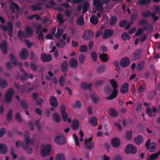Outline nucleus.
<instances>
[{"instance_id": "4", "label": "nucleus", "mask_w": 160, "mask_h": 160, "mask_svg": "<svg viewBox=\"0 0 160 160\" xmlns=\"http://www.w3.org/2000/svg\"><path fill=\"white\" fill-rule=\"evenodd\" d=\"M15 93L14 90L12 88H10L7 90L5 95V100L7 103H10L11 102L12 98Z\"/></svg>"}, {"instance_id": "31", "label": "nucleus", "mask_w": 160, "mask_h": 160, "mask_svg": "<svg viewBox=\"0 0 160 160\" xmlns=\"http://www.w3.org/2000/svg\"><path fill=\"white\" fill-rule=\"evenodd\" d=\"M9 59L12 63L14 66H17L18 65L17 60L15 58L12 53H10L9 55Z\"/></svg>"}, {"instance_id": "19", "label": "nucleus", "mask_w": 160, "mask_h": 160, "mask_svg": "<svg viewBox=\"0 0 160 160\" xmlns=\"http://www.w3.org/2000/svg\"><path fill=\"white\" fill-rule=\"evenodd\" d=\"M88 122L93 127H95L98 124V119L95 116L90 117L88 118Z\"/></svg>"}, {"instance_id": "44", "label": "nucleus", "mask_w": 160, "mask_h": 160, "mask_svg": "<svg viewBox=\"0 0 160 160\" xmlns=\"http://www.w3.org/2000/svg\"><path fill=\"white\" fill-rule=\"evenodd\" d=\"M8 85V83L6 80L4 79H0V86L2 88H5Z\"/></svg>"}, {"instance_id": "45", "label": "nucleus", "mask_w": 160, "mask_h": 160, "mask_svg": "<svg viewBox=\"0 0 160 160\" xmlns=\"http://www.w3.org/2000/svg\"><path fill=\"white\" fill-rule=\"evenodd\" d=\"M57 18L60 24L63 23L65 21L63 19V17L62 14L60 13L57 15Z\"/></svg>"}, {"instance_id": "42", "label": "nucleus", "mask_w": 160, "mask_h": 160, "mask_svg": "<svg viewBox=\"0 0 160 160\" xmlns=\"http://www.w3.org/2000/svg\"><path fill=\"white\" fill-rule=\"evenodd\" d=\"M132 131L131 130L127 131L125 134L126 138L128 140H131L132 137Z\"/></svg>"}, {"instance_id": "55", "label": "nucleus", "mask_w": 160, "mask_h": 160, "mask_svg": "<svg viewBox=\"0 0 160 160\" xmlns=\"http://www.w3.org/2000/svg\"><path fill=\"white\" fill-rule=\"evenodd\" d=\"M91 57L92 60L95 62H96L98 58V55L95 52H92L91 53Z\"/></svg>"}, {"instance_id": "32", "label": "nucleus", "mask_w": 160, "mask_h": 160, "mask_svg": "<svg viewBox=\"0 0 160 160\" xmlns=\"http://www.w3.org/2000/svg\"><path fill=\"white\" fill-rule=\"evenodd\" d=\"M20 104L21 107L23 109H27L29 107L28 102L27 101L24 100H21Z\"/></svg>"}, {"instance_id": "2", "label": "nucleus", "mask_w": 160, "mask_h": 160, "mask_svg": "<svg viewBox=\"0 0 160 160\" xmlns=\"http://www.w3.org/2000/svg\"><path fill=\"white\" fill-rule=\"evenodd\" d=\"M0 28L5 32L8 31V34L10 36H13V26L12 23L10 21L8 22L7 26L1 24Z\"/></svg>"}, {"instance_id": "5", "label": "nucleus", "mask_w": 160, "mask_h": 160, "mask_svg": "<svg viewBox=\"0 0 160 160\" xmlns=\"http://www.w3.org/2000/svg\"><path fill=\"white\" fill-rule=\"evenodd\" d=\"M54 140L55 142L58 145H64L66 143L65 137L60 134L55 136Z\"/></svg>"}, {"instance_id": "41", "label": "nucleus", "mask_w": 160, "mask_h": 160, "mask_svg": "<svg viewBox=\"0 0 160 160\" xmlns=\"http://www.w3.org/2000/svg\"><path fill=\"white\" fill-rule=\"evenodd\" d=\"M121 38L123 41L129 40L130 39V36L126 32L122 33L121 35Z\"/></svg>"}, {"instance_id": "13", "label": "nucleus", "mask_w": 160, "mask_h": 160, "mask_svg": "<svg viewBox=\"0 0 160 160\" xmlns=\"http://www.w3.org/2000/svg\"><path fill=\"white\" fill-rule=\"evenodd\" d=\"M142 50L141 49H136L134 52L132 53V58L133 60H136L139 58L141 56V53Z\"/></svg>"}, {"instance_id": "22", "label": "nucleus", "mask_w": 160, "mask_h": 160, "mask_svg": "<svg viewBox=\"0 0 160 160\" xmlns=\"http://www.w3.org/2000/svg\"><path fill=\"white\" fill-rule=\"evenodd\" d=\"M108 55L107 54L103 53L100 54L99 56V58L102 62H106L108 61Z\"/></svg>"}, {"instance_id": "62", "label": "nucleus", "mask_w": 160, "mask_h": 160, "mask_svg": "<svg viewBox=\"0 0 160 160\" xmlns=\"http://www.w3.org/2000/svg\"><path fill=\"white\" fill-rule=\"evenodd\" d=\"M31 9L34 11L36 10H42V8L41 7H38L36 5H33L31 6Z\"/></svg>"}, {"instance_id": "6", "label": "nucleus", "mask_w": 160, "mask_h": 160, "mask_svg": "<svg viewBox=\"0 0 160 160\" xmlns=\"http://www.w3.org/2000/svg\"><path fill=\"white\" fill-rule=\"evenodd\" d=\"M24 141L25 143L22 142L21 141H19L20 142V145L24 149H26L28 148L29 146L32 143V141L30 139V137L26 138Z\"/></svg>"}, {"instance_id": "37", "label": "nucleus", "mask_w": 160, "mask_h": 160, "mask_svg": "<svg viewBox=\"0 0 160 160\" xmlns=\"http://www.w3.org/2000/svg\"><path fill=\"white\" fill-rule=\"evenodd\" d=\"M55 160H66L64 154L62 153L57 154L55 157Z\"/></svg>"}, {"instance_id": "20", "label": "nucleus", "mask_w": 160, "mask_h": 160, "mask_svg": "<svg viewBox=\"0 0 160 160\" xmlns=\"http://www.w3.org/2000/svg\"><path fill=\"white\" fill-rule=\"evenodd\" d=\"M129 85L127 82L124 83L121 86L120 91L122 94H125L127 92L128 90Z\"/></svg>"}, {"instance_id": "51", "label": "nucleus", "mask_w": 160, "mask_h": 160, "mask_svg": "<svg viewBox=\"0 0 160 160\" xmlns=\"http://www.w3.org/2000/svg\"><path fill=\"white\" fill-rule=\"evenodd\" d=\"M77 23L80 26H82L84 24V20L82 17H79L77 21Z\"/></svg>"}, {"instance_id": "17", "label": "nucleus", "mask_w": 160, "mask_h": 160, "mask_svg": "<svg viewBox=\"0 0 160 160\" xmlns=\"http://www.w3.org/2000/svg\"><path fill=\"white\" fill-rule=\"evenodd\" d=\"M0 48L2 52L4 54L7 53V42L5 40L2 41L0 44Z\"/></svg>"}, {"instance_id": "3", "label": "nucleus", "mask_w": 160, "mask_h": 160, "mask_svg": "<svg viewBox=\"0 0 160 160\" xmlns=\"http://www.w3.org/2000/svg\"><path fill=\"white\" fill-rule=\"evenodd\" d=\"M110 83L114 88L112 94L107 97L108 100H111L115 98L117 95L118 91L117 88L118 87V84L116 82L114 79H112L110 80Z\"/></svg>"}, {"instance_id": "63", "label": "nucleus", "mask_w": 160, "mask_h": 160, "mask_svg": "<svg viewBox=\"0 0 160 160\" xmlns=\"http://www.w3.org/2000/svg\"><path fill=\"white\" fill-rule=\"evenodd\" d=\"M6 132V130L5 128H2L0 129V138L2 137L4 134Z\"/></svg>"}, {"instance_id": "38", "label": "nucleus", "mask_w": 160, "mask_h": 160, "mask_svg": "<svg viewBox=\"0 0 160 160\" xmlns=\"http://www.w3.org/2000/svg\"><path fill=\"white\" fill-rule=\"evenodd\" d=\"M15 118L18 122L21 123L22 122V118L20 113L18 112L16 113Z\"/></svg>"}, {"instance_id": "60", "label": "nucleus", "mask_w": 160, "mask_h": 160, "mask_svg": "<svg viewBox=\"0 0 160 160\" xmlns=\"http://www.w3.org/2000/svg\"><path fill=\"white\" fill-rule=\"evenodd\" d=\"M88 49V47L86 45H82L81 46L79 51L81 52H86Z\"/></svg>"}, {"instance_id": "58", "label": "nucleus", "mask_w": 160, "mask_h": 160, "mask_svg": "<svg viewBox=\"0 0 160 160\" xmlns=\"http://www.w3.org/2000/svg\"><path fill=\"white\" fill-rule=\"evenodd\" d=\"M151 0H139L138 3L139 5H145L149 3Z\"/></svg>"}, {"instance_id": "36", "label": "nucleus", "mask_w": 160, "mask_h": 160, "mask_svg": "<svg viewBox=\"0 0 160 160\" xmlns=\"http://www.w3.org/2000/svg\"><path fill=\"white\" fill-rule=\"evenodd\" d=\"M90 6V4L88 2H85L83 4V10L82 13V14L85 13L88 11V8Z\"/></svg>"}, {"instance_id": "46", "label": "nucleus", "mask_w": 160, "mask_h": 160, "mask_svg": "<svg viewBox=\"0 0 160 160\" xmlns=\"http://www.w3.org/2000/svg\"><path fill=\"white\" fill-rule=\"evenodd\" d=\"M65 42L64 40L62 39H60L59 40V42H58L56 43V45L59 48H62L65 46Z\"/></svg>"}, {"instance_id": "10", "label": "nucleus", "mask_w": 160, "mask_h": 160, "mask_svg": "<svg viewBox=\"0 0 160 160\" xmlns=\"http://www.w3.org/2000/svg\"><path fill=\"white\" fill-rule=\"evenodd\" d=\"M113 31L112 29H106L104 31L102 38L104 39L110 38L113 36Z\"/></svg>"}, {"instance_id": "24", "label": "nucleus", "mask_w": 160, "mask_h": 160, "mask_svg": "<svg viewBox=\"0 0 160 160\" xmlns=\"http://www.w3.org/2000/svg\"><path fill=\"white\" fill-rule=\"evenodd\" d=\"M90 97L94 103H98L99 97L95 92H92L90 95Z\"/></svg>"}, {"instance_id": "33", "label": "nucleus", "mask_w": 160, "mask_h": 160, "mask_svg": "<svg viewBox=\"0 0 160 160\" xmlns=\"http://www.w3.org/2000/svg\"><path fill=\"white\" fill-rule=\"evenodd\" d=\"M6 119L8 121H11L12 118V109H10L6 115Z\"/></svg>"}, {"instance_id": "53", "label": "nucleus", "mask_w": 160, "mask_h": 160, "mask_svg": "<svg viewBox=\"0 0 160 160\" xmlns=\"http://www.w3.org/2000/svg\"><path fill=\"white\" fill-rule=\"evenodd\" d=\"M152 144L153 145V146H152V147L149 148V151L151 152H155L156 150V148L155 147L156 146L157 147V144L156 142H153L152 143Z\"/></svg>"}, {"instance_id": "11", "label": "nucleus", "mask_w": 160, "mask_h": 160, "mask_svg": "<svg viewBox=\"0 0 160 160\" xmlns=\"http://www.w3.org/2000/svg\"><path fill=\"white\" fill-rule=\"evenodd\" d=\"M41 58L43 62H49L51 60L52 56L50 54L42 53L41 55Z\"/></svg>"}, {"instance_id": "39", "label": "nucleus", "mask_w": 160, "mask_h": 160, "mask_svg": "<svg viewBox=\"0 0 160 160\" xmlns=\"http://www.w3.org/2000/svg\"><path fill=\"white\" fill-rule=\"evenodd\" d=\"M72 124V128L74 130H76L79 128V124L78 120H76L73 121Z\"/></svg>"}, {"instance_id": "50", "label": "nucleus", "mask_w": 160, "mask_h": 160, "mask_svg": "<svg viewBox=\"0 0 160 160\" xmlns=\"http://www.w3.org/2000/svg\"><path fill=\"white\" fill-rule=\"evenodd\" d=\"M85 56L83 54H80L79 57V60L80 63L81 64H84L85 59Z\"/></svg>"}, {"instance_id": "8", "label": "nucleus", "mask_w": 160, "mask_h": 160, "mask_svg": "<svg viewBox=\"0 0 160 160\" xmlns=\"http://www.w3.org/2000/svg\"><path fill=\"white\" fill-rule=\"evenodd\" d=\"M93 36V32L90 30H88L85 31L83 35L82 36V38L84 40H87L91 39Z\"/></svg>"}, {"instance_id": "34", "label": "nucleus", "mask_w": 160, "mask_h": 160, "mask_svg": "<svg viewBox=\"0 0 160 160\" xmlns=\"http://www.w3.org/2000/svg\"><path fill=\"white\" fill-rule=\"evenodd\" d=\"M90 22L94 25H96L98 22V20L97 17L95 15L91 17L90 18Z\"/></svg>"}, {"instance_id": "25", "label": "nucleus", "mask_w": 160, "mask_h": 160, "mask_svg": "<svg viewBox=\"0 0 160 160\" xmlns=\"http://www.w3.org/2000/svg\"><path fill=\"white\" fill-rule=\"evenodd\" d=\"M7 147L6 144L0 143V153L5 154L7 152Z\"/></svg>"}, {"instance_id": "28", "label": "nucleus", "mask_w": 160, "mask_h": 160, "mask_svg": "<svg viewBox=\"0 0 160 160\" xmlns=\"http://www.w3.org/2000/svg\"><path fill=\"white\" fill-rule=\"evenodd\" d=\"M70 66L72 68H76L78 66V60L75 59H71L69 61Z\"/></svg>"}, {"instance_id": "47", "label": "nucleus", "mask_w": 160, "mask_h": 160, "mask_svg": "<svg viewBox=\"0 0 160 160\" xmlns=\"http://www.w3.org/2000/svg\"><path fill=\"white\" fill-rule=\"evenodd\" d=\"M152 14V13L150 11L148 10L145 12H143L142 13V15L143 17L148 18L151 16Z\"/></svg>"}, {"instance_id": "1", "label": "nucleus", "mask_w": 160, "mask_h": 160, "mask_svg": "<svg viewBox=\"0 0 160 160\" xmlns=\"http://www.w3.org/2000/svg\"><path fill=\"white\" fill-rule=\"evenodd\" d=\"M52 149V147L50 144L42 145L40 155L42 157L49 156L51 152Z\"/></svg>"}, {"instance_id": "12", "label": "nucleus", "mask_w": 160, "mask_h": 160, "mask_svg": "<svg viewBox=\"0 0 160 160\" xmlns=\"http://www.w3.org/2000/svg\"><path fill=\"white\" fill-rule=\"evenodd\" d=\"M28 52L27 49H22L19 52L20 57L21 59L25 60L26 59L28 56Z\"/></svg>"}, {"instance_id": "52", "label": "nucleus", "mask_w": 160, "mask_h": 160, "mask_svg": "<svg viewBox=\"0 0 160 160\" xmlns=\"http://www.w3.org/2000/svg\"><path fill=\"white\" fill-rule=\"evenodd\" d=\"M18 36L19 38L23 37L26 38L27 37L26 34L21 30L18 31Z\"/></svg>"}, {"instance_id": "43", "label": "nucleus", "mask_w": 160, "mask_h": 160, "mask_svg": "<svg viewBox=\"0 0 160 160\" xmlns=\"http://www.w3.org/2000/svg\"><path fill=\"white\" fill-rule=\"evenodd\" d=\"M29 58L31 60H34V61H37L38 60V58L36 55H34V53L32 51H31L30 52Z\"/></svg>"}, {"instance_id": "40", "label": "nucleus", "mask_w": 160, "mask_h": 160, "mask_svg": "<svg viewBox=\"0 0 160 160\" xmlns=\"http://www.w3.org/2000/svg\"><path fill=\"white\" fill-rule=\"evenodd\" d=\"M145 62L143 61H141L139 62L137 64L136 69L138 70H141L143 69L144 67Z\"/></svg>"}, {"instance_id": "29", "label": "nucleus", "mask_w": 160, "mask_h": 160, "mask_svg": "<svg viewBox=\"0 0 160 160\" xmlns=\"http://www.w3.org/2000/svg\"><path fill=\"white\" fill-rule=\"evenodd\" d=\"M160 154V151L151 154L148 159L147 160H153L157 159Z\"/></svg>"}, {"instance_id": "14", "label": "nucleus", "mask_w": 160, "mask_h": 160, "mask_svg": "<svg viewBox=\"0 0 160 160\" xmlns=\"http://www.w3.org/2000/svg\"><path fill=\"white\" fill-rule=\"evenodd\" d=\"M49 103L50 105L53 108H56L58 106V102L56 97L52 96L49 98Z\"/></svg>"}, {"instance_id": "48", "label": "nucleus", "mask_w": 160, "mask_h": 160, "mask_svg": "<svg viewBox=\"0 0 160 160\" xmlns=\"http://www.w3.org/2000/svg\"><path fill=\"white\" fill-rule=\"evenodd\" d=\"M82 106V103L78 100L75 102V104L73 105L74 108L80 109Z\"/></svg>"}, {"instance_id": "23", "label": "nucleus", "mask_w": 160, "mask_h": 160, "mask_svg": "<svg viewBox=\"0 0 160 160\" xmlns=\"http://www.w3.org/2000/svg\"><path fill=\"white\" fill-rule=\"evenodd\" d=\"M106 67L105 65H102L98 67L96 71L98 74H101L104 73L106 70Z\"/></svg>"}, {"instance_id": "27", "label": "nucleus", "mask_w": 160, "mask_h": 160, "mask_svg": "<svg viewBox=\"0 0 160 160\" xmlns=\"http://www.w3.org/2000/svg\"><path fill=\"white\" fill-rule=\"evenodd\" d=\"M143 141V137L139 135L134 138V142L136 144L139 145L142 143Z\"/></svg>"}, {"instance_id": "64", "label": "nucleus", "mask_w": 160, "mask_h": 160, "mask_svg": "<svg viewBox=\"0 0 160 160\" xmlns=\"http://www.w3.org/2000/svg\"><path fill=\"white\" fill-rule=\"evenodd\" d=\"M61 116L64 121L65 122L67 121L68 118H69V116L67 112L64 113H62Z\"/></svg>"}, {"instance_id": "30", "label": "nucleus", "mask_w": 160, "mask_h": 160, "mask_svg": "<svg viewBox=\"0 0 160 160\" xmlns=\"http://www.w3.org/2000/svg\"><path fill=\"white\" fill-rule=\"evenodd\" d=\"M53 120L57 123H59L61 120V118L60 116L56 112L53 114Z\"/></svg>"}, {"instance_id": "54", "label": "nucleus", "mask_w": 160, "mask_h": 160, "mask_svg": "<svg viewBox=\"0 0 160 160\" xmlns=\"http://www.w3.org/2000/svg\"><path fill=\"white\" fill-rule=\"evenodd\" d=\"M43 102V100L42 98H39L36 100V105L40 107H42V104Z\"/></svg>"}, {"instance_id": "15", "label": "nucleus", "mask_w": 160, "mask_h": 160, "mask_svg": "<svg viewBox=\"0 0 160 160\" xmlns=\"http://www.w3.org/2000/svg\"><path fill=\"white\" fill-rule=\"evenodd\" d=\"M111 144L115 148H119L120 146V141L117 137H114L112 139Z\"/></svg>"}, {"instance_id": "18", "label": "nucleus", "mask_w": 160, "mask_h": 160, "mask_svg": "<svg viewBox=\"0 0 160 160\" xmlns=\"http://www.w3.org/2000/svg\"><path fill=\"white\" fill-rule=\"evenodd\" d=\"M93 5L95 7L98 9L102 10L103 8V4L101 2L100 0H94L93 1Z\"/></svg>"}, {"instance_id": "35", "label": "nucleus", "mask_w": 160, "mask_h": 160, "mask_svg": "<svg viewBox=\"0 0 160 160\" xmlns=\"http://www.w3.org/2000/svg\"><path fill=\"white\" fill-rule=\"evenodd\" d=\"M118 20L117 18L115 16L112 17L109 21V22L111 26L114 25L116 23Z\"/></svg>"}, {"instance_id": "7", "label": "nucleus", "mask_w": 160, "mask_h": 160, "mask_svg": "<svg viewBox=\"0 0 160 160\" xmlns=\"http://www.w3.org/2000/svg\"><path fill=\"white\" fill-rule=\"evenodd\" d=\"M125 152L127 154L136 153L137 152L136 148L133 145L129 144L127 145L125 150Z\"/></svg>"}, {"instance_id": "61", "label": "nucleus", "mask_w": 160, "mask_h": 160, "mask_svg": "<svg viewBox=\"0 0 160 160\" xmlns=\"http://www.w3.org/2000/svg\"><path fill=\"white\" fill-rule=\"evenodd\" d=\"M146 112L149 117L151 118L152 117V110L149 107L147 108Z\"/></svg>"}, {"instance_id": "49", "label": "nucleus", "mask_w": 160, "mask_h": 160, "mask_svg": "<svg viewBox=\"0 0 160 160\" xmlns=\"http://www.w3.org/2000/svg\"><path fill=\"white\" fill-rule=\"evenodd\" d=\"M63 33V30L62 29H58L57 32L55 35V37L57 38H59Z\"/></svg>"}, {"instance_id": "9", "label": "nucleus", "mask_w": 160, "mask_h": 160, "mask_svg": "<svg viewBox=\"0 0 160 160\" xmlns=\"http://www.w3.org/2000/svg\"><path fill=\"white\" fill-rule=\"evenodd\" d=\"M92 141V138H89L86 140L85 142V146L88 150L92 149L94 147V143Z\"/></svg>"}, {"instance_id": "21", "label": "nucleus", "mask_w": 160, "mask_h": 160, "mask_svg": "<svg viewBox=\"0 0 160 160\" xmlns=\"http://www.w3.org/2000/svg\"><path fill=\"white\" fill-rule=\"evenodd\" d=\"M68 64L67 60H64L62 63H61V70L62 72L65 73L67 72L68 70Z\"/></svg>"}, {"instance_id": "59", "label": "nucleus", "mask_w": 160, "mask_h": 160, "mask_svg": "<svg viewBox=\"0 0 160 160\" xmlns=\"http://www.w3.org/2000/svg\"><path fill=\"white\" fill-rule=\"evenodd\" d=\"M146 89V86L145 85H140L139 88L137 89V91L139 92H143Z\"/></svg>"}, {"instance_id": "26", "label": "nucleus", "mask_w": 160, "mask_h": 160, "mask_svg": "<svg viewBox=\"0 0 160 160\" xmlns=\"http://www.w3.org/2000/svg\"><path fill=\"white\" fill-rule=\"evenodd\" d=\"M109 114L110 116L112 117H116L118 115V112L116 110L113 108L109 109Z\"/></svg>"}, {"instance_id": "16", "label": "nucleus", "mask_w": 160, "mask_h": 160, "mask_svg": "<svg viewBox=\"0 0 160 160\" xmlns=\"http://www.w3.org/2000/svg\"><path fill=\"white\" fill-rule=\"evenodd\" d=\"M130 63L129 59L127 58H124L121 59L120 64L121 66L122 67H126L128 66Z\"/></svg>"}, {"instance_id": "56", "label": "nucleus", "mask_w": 160, "mask_h": 160, "mask_svg": "<svg viewBox=\"0 0 160 160\" xmlns=\"http://www.w3.org/2000/svg\"><path fill=\"white\" fill-rule=\"evenodd\" d=\"M127 21L126 19H123L120 22L119 25L120 27L123 28L127 24Z\"/></svg>"}, {"instance_id": "57", "label": "nucleus", "mask_w": 160, "mask_h": 160, "mask_svg": "<svg viewBox=\"0 0 160 160\" xmlns=\"http://www.w3.org/2000/svg\"><path fill=\"white\" fill-rule=\"evenodd\" d=\"M113 64L115 66V71L119 72L120 68L118 62L117 61H115L113 62Z\"/></svg>"}]
</instances>
